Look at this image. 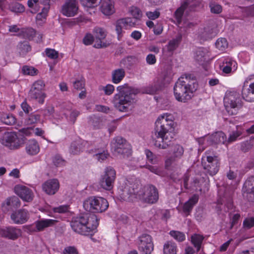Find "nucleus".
I'll return each instance as SVG.
<instances>
[{
    "mask_svg": "<svg viewBox=\"0 0 254 254\" xmlns=\"http://www.w3.org/2000/svg\"><path fill=\"white\" fill-rule=\"evenodd\" d=\"M101 10L106 15L112 14L115 12L113 2L110 0L103 1L101 6Z\"/></svg>",
    "mask_w": 254,
    "mask_h": 254,
    "instance_id": "nucleus-33",
    "label": "nucleus"
},
{
    "mask_svg": "<svg viewBox=\"0 0 254 254\" xmlns=\"http://www.w3.org/2000/svg\"><path fill=\"white\" fill-rule=\"evenodd\" d=\"M40 150L37 141L35 139L29 140L26 143V152L30 155L37 154Z\"/></svg>",
    "mask_w": 254,
    "mask_h": 254,
    "instance_id": "nucleus-30",
    "label": "nucleus"
},
{
    "mask_svg": "<svg viewBox=\"0 0 254 254\" xmlns=\"http://www.w3.org/2000/svg\"><path fill=\"white\" fill-rule=\"evenodd\" d=\"M40 116L38 114H31L25 119V124L31 125L37 123L40 121Z\"/></svg>",
    "mask_w": 254,
    "mask_h": 254,
    "instance_id": "nucleus-46",
    "label": "nucleus"
},
{
    "mask_svg": "<svg viewBox=\"0 0 254 254\" xmlns=\"http://www.w3.org/2000/svg\"><path fill=\"white\" fill-rule=\"evenodd\" d=\"M169 82L170 78L167 74L166 73H163L157 77L154 83L158 89L161 90Z\"/></svg>",
    "mask_w": 254,
    "mask_h": 254,
    "instance_id": "nucleus-32",
    "label": "nucleus"
},
{
    "mask_svg": "<svg viewBox=\"0 0 254 254\" xmlns=\"http://www.w3.org/2000/svg\"><path fill=\"white\" fill-rule=\"evenodd\" d=\"M80 114L79 111L74 109L70 111L69 115H67L66 113H64V115L69 122L72 124H74L76 122V118L79 116Z\"/></svg>",
    "mask_w": 254,
    "mask_h": 254,
    "instance_id": "nucleus-44",
    "label": "nucleus"
},
{
    "mask_svg": "<svg viewBox=\"0 0 254 254\" xmlns=\"http://www.w3.org/2000/svg\"><path fill=\"white\" fill-rule=\"evenodd\" d=\"M136 21H133L130 17H126L118 19L116 22V31L118 34V39L122 37V29H128L129 27L134 26Z\"/></svg>",
    "mask_w": 254,
    "mask_h": 254,
    "instance_id": "nucleus-19",
    "label": "nucleus"
},
{
    "mask_svg": "<svg viewBox=\"0 0 254 254\" xmlns=\"http://www.w3.org/2000/svg\"><path fill=\"white\" fill-rule=\"evenodd\" d=\"M137 62V59L135 56H128L121 60V64L124 65L127 68H129Z\"/></svg>",
    "mask_w": 254,
    "mask_h": 254,
    "instance_id": "nucleus-40",
    "label": "nucleus"
},
{
    "mask_svg": "<svg viewBox=\"0 0 254 254\" xmlns=\"http://www.w3.org/2000/svg\"><path fill=\"white\" fill-rule=\"evenodd\" d=\"M206 51L202 48L198 49L194 55V59L200 64H203L209 59Z\"/></svg>",
    "mask_w": 254,
    "mask_h": 254,
    "instance_id": "nucleus-34",
    "label": "nucleus"
},
{
    "mask_svg": "<svg viewBox=\"0 0 254 254\" xmlns=\"http://www.w3.org/2000/svg\"><path fill=\"white\" fill-rule=\"evenodd\" d=\"M138 250L141 254H151L154 249L152 237L144 233L138 237Z\"/></svg>",
    "mask_w": 254,
    "mask_h": 254,
    "instance_id": "nucleus-16",
    "label": "nucleus"
},
{
    "mask_svg": "<svg viewBox=\"0 0 254 254\" xmlns=\"http://www.w3.org/2000/svg\"><path fill=\"white\" fill-rule=\"evenodd\" d=\"M217 34V30L214 25L207 26L204 28L203 31L201 33L200 36L201 39L203 40H208L214 38Z\"/></svg>",
    "mask_w": 254,
    "mask_h": 254,
    "instance_id": "nucleus-26",
    "label": "nucleus"
},
{
    "mask_svg": "<svg viewBox=\"0 0 254 254\" xmlns=\"http://www.w3.org/2000/svg\"><path fill=\"white\" fill-rule=\"evenodd\" d=\"M160 90L154 83L150 85L144 89L143 92L146 94H155L158 91Z\"/></svg>",
    "mask_w": 254,
    "mask_h": 254,
    "instance_id": "nucleus-56",
    "label": "nucleus"
},
{
    "mask_svg": "<svg viewBox=\"0 0 254 254\" xmlns=\"http://www.w3.org/2000/svg\"><path fill=\"white\" fill-rule=\"evenodd\" d=\"M25 137L14 132H5L0 139V142L11 150L19 148L25 142Z\"/></svg>",
    "mask_w": 254,
    "mask_h": 254,
    "instance_id": "nucleus-5",
    "label": "nucleus"
},
{
    "mask_svg": "<svg viewBox=\"0 0 254 254\" xmlns=\"http://www.w3.org/2000/svg\"><path fill=\"white\" fill-rule=\"evenodd\" d=\"M182 39L181 35H177L175 38L170 41L167 46L168 51L173 52L179 46Z\"/></svg>",
    "mask_w": 254,
    "mask_h": 254,
    "instance_id": "nucleus-38",
    "label": "nucleus"
},
{
    "mask_svg": "<svg viewBox=\"0 0 254 254\" xmlns=\"http://www.w3.org/2000/svg\"><path fill=\"white\" fill-rule=\"evenodd\" d=\"M170 235L178 242H183L185 240V235L180 231H171Z\"/></svg>",
    "mask_w": 254,
    "mask_h": 254,
    "instance_id": "nucleus-48",
    "label": "nucleus"
},
{
    "mask_svg": "<svg viewBox=\"0 0 254 254\" xmlns=\"http://www.w3.org/2000/svg\"><path fill=\"white\" fill-rule=\"evenodd\" d=\"M117 89L118 93L114 95L112 101L114 107L120 112H128L135 102V97L138 93V90L127 84L119 86Z\"/></svg>",
    "mask_w": 254,
    "mask_h": 254,
    "instance_id": "nucleus-2",
    "label": "nucleus"
},
{
    "mask_svg": "<svg viewBox=\"0 0 254 254\" xmlns=\"http://www.w3.org/2000/svg\"><path fill=\"white\" fill-rule=\"evenodd\" d=\"M204 237L202 235L195 234L191 237V242L196 249V252H198L201 248Z\"/></svg>",
    "mask_w": 254,
    "mask_h": 254,
    "instance_id": "nucleus-37",
    "label": "nucleus"
},
{
    "mask_svg": "<svg viewBox=\"0 0 254 254\" xmlns=\"http://www.w3.org/2000/svg\"><path fill=\"white\" fill-rule=\"evenodd\" d=\"M53 162L56 167H61L64 165V160L60 155H56L53 159Z\"/></svg>",
    "mask_w": 254,
    "mask_h": 254,
    "instance_id": "nucleus-58",
    "label": "nucleus"
},
{
    "mask_svg": "<svg viewBox=\"0 0 254 254\" xmlns=\"http://www.w3.org/2000/svg\"><path fill=\"white\" fill-rule=\"evenodd\" d=\"M8 8L11 11L15 13H20L24 11L25 7L21 3L17 2L10 3L8 5Z\"/></svg>",
    "mask_w": 254,
    "mask_h": 254,
    "instance_id": "nucleus-42",
    "label": "nucleus"
},
{
    "mask_svg": "<svg viewBox=\"0 0 254 254\" xmlns=\"http://www.w3.org/2000/svg\"><path fill=\"white\" fill-rule=\"evenodd\" d=\"M0 235L9 240H15L21 235V230L12 226L5 227L0 229Z\"/></svg>",
    "mask_w": 254,
    "mask_h": 254,
    "instance_id": "nucleus-20",
    "label": "nucleus"
},
{
    "mask_svg": "<svg viewBox=\"0 0 254 254\" xmlns=\"http://www.w3.org/2000/svg\"><path fill=\"white\" fill-rule=\"evenodd\" d=\"M243 226L245 229L247 230L254 227V217L246 218L243 221Z\"/></svg>",
    "mask_w": 254,
    "mask_h": 254,
    "instance_id": "nucleus-51",
    "label": "nucleus"
},
{
    "mask_svg": "<svg viewBox=\"0 0 254 254\" xmlns=\"http://www.w3.org/2000/svg\"><path fill=\"white\" fill-rule=\"evenodd\" d=\"M242 95L243 99L248 102L254 101V82L249 85V87L244 84L242 90Z\"/></svg>",
    "mask_w": 254,
    "mask_h": 254,
    "instance_id": "nucleus-25",
    "label": "nucleus"
},
{
    "mask_svg": "<svg viewBox=\"0 0 254 254\" xmlns=\"http://www.w3.org/2000/svg\"><path fill=\"white\" fill-rule=\"evenodd\" d=\"M48 8L44 7L42 8L41 12L37 14L36 19L37 21H42L43 19H46L48 11Z\"/></svg>",
    "mask_w": 254,
    "mask_h": 254,
    "instance_id": "nucleus-59",
    "label": "nucleus"
},
{
    "mask_svg": "<svg viewBox=\"0 0 254 254\" xmlns=\"http://www.w3.org/2000/svg\"><path fill=\"white\" fill-rule=\"evenodd\" d=\"M84 209L91 213H102L109 207L107 200L102 197L91 196L85 199L83 203Z\"/></svg>",
    "mask_w": 254,
    "mask_h": 254,
    "instance_id": "nucleus-4",
    "label": "nucleus"
},
{
    "mask_svg": "<svg viewBox=\"0 0 254 254\" xmlns=\"http://www.w3.org/2000/svg\"><path fill=\"white\" fill-rule=\"evenodd\" d=\"M14 191L23 201L29 202L33 200L34 193L27 187L20 185H16L14 187Z\"/></svg>",
    "mask_w": 254,
    "mask_h": 254,
    "instance_id": "nucleus-18",
    "label": "nucleus"
},
{
    "mask_svg": "<svg viewBox=\"0 0 254 254\" xmlns=\"http://www.w3.org/2000/svg\"><path fill=\"white\" fill-rule=\"evenodd\" d=\"M28 218V211L24 209H19L11 215V219L15 224H23Z\"/></svg>",
    "mask_w": 254,
    "mask_h": 254,
    "instance_id": "nucleus-24",
    "label": "nucleus"
},
{
    "mask_svg": "<svg viewBox=\"0 0 254 254\" xmlns=\"http://www.w3.org/2000/svg\"><path fill=\"white\" fill-rule=\"evenodd\" d=\"M210 10L212 13L219 14L222 12V6L218 4L211 3L210 4Z\"/></svg>",
    "mask_w": 254,
    "mask_h": 254,
    "instance_id": "nucleus-60",
    "label": "nucleus"
},
{
    "mask_svg": "<svg viewBox=\"0 0 254 254\" xmlns=\"http://www.w3.org/2000/svg\"><path fill=\"white\" fill-rule=\"evenodd\" d=\"M53 210L55 213H65L68 211V206L67 205H61L59 207H54Z\"/></svg>",
    "mask_w": 254,
    "mask_h": 254,
    "instance_id": "nucleus-62",
    "label": "nucleus"
},
{
    "mask_svg": "<svg viewBox=\"0 0 254 254\" xmlns=\"http://www.w3.org/2000/svg\"><path fill=\"white\" fill-rule=\"evenodd\" d=\"M174 93L176 99L182 102H186L191 98L192 93L180 81H178L174 87Z\"/></svg>",
    "mask_w": 254,
    "mask_h": 254,
    "instance_id": "nucleus-15",
    "label": "nucleus"
},
{
    "mask_svg": "<svg viewBox=\"0 0 254 254\" xmlns=\"http://www.w3.org/2000/svg\"><path fill=\"white\" fill-rule=\"evenodd\" d=\"M93 32L95 37L94 45L95 48L100 49L109 46V43L103 41L107 36V33L105 29L100 27H95Z\"/></svg>",
    "mask_w": 254,
    "mask_h": 254,
    "instance_id": "nucleus-17",
    "label": "nucleus"
},
{
    "mask_svg": "<svg viewBox=\"0 0 254 254\" xmlns=\"http://www.w3.org/2000/svg\"><path fill=\"white\" fill-rule=\"evenodd\" d=\"M198 195L194 194L189 199L187 202L185 203L183 205V212L186 214V216L190 214L191 211L194 205L198 202Z\"/></svg>",
    "mask_w": 254,
    "mask_h": 254,
    "instance_id": "nucleus-29",
    "label": "nucleus"
},
{
    "mask_svg": "<svg viewBox=\"0 0 254 254\" xmlns=\"http://www.w3.org/2000/svg\"><path fill=\"white\" fill-rule=\"evenodd\" d=\"M178 80L186 87L192 93L196 90L197 84L195 77L191 74H185L180 77Z\"/></svg>",
    "mask_w": 254,
    "mask_h": 254,
    "instance_id": "nucleus-22",
    "label": "nucleus"
},
{
    "mask_svg": "<svg viewBox=\"0 0 254 254\" xmlns=\"http://www.w3.org/2000/svg\"><path fill=\"white\" fill-rule=\"evenodd\" d=\"M94 152H95V154L94 156H95L96 159L100 162L104 161L109 156L107 151H102L99 149H95Z\"/></svg>",
    "mask_w": 254,
    "mask_h": 254,
    "instance_id": "nucleus-45",
    "label": "nucleus"
},
{
    "mask_svg": "<svg viewBox=\"0 0 254 254\" xmlns=\"http://www.w3.org/2000/svg\"><path fill=\"white\" fill-rule=\"evenodd\" d=\"M73 85L77 90H82L85 87V80L83 77H81L79 79H76L73 82Z\"/></svg>",
    "mask_w": 254,
    "mask_h": 254,
    "instance_id": "nucleus-54",
    "label": "nucleus"
},
{
    "mask_svg": "<svg viewBox=\"0 0 254 254\" xmlns=\"http://www.w3.org/2000/svg\"><path fill=\"white\" fill-rule=\"evenodd\" d=\"M244 196L250 202H254V188L243 187Z\"/></svg>",
    "mask_w": 254,
    "mask_h": 254,
    "instance_id": "nucleus-43",
    "label": "nucleus"
},
{
    "mask_svg": "<svg viewBox=\"0 0 254 254\" xmlns=\"http://www.w3.org/2000/svg\"><path fill=\"white\" fill-rule=\"evenodd\" d=\"M112 149L114 154L121 155L123 158L131 155V146L127 140L121 136L114 138L112 143Z\"/></svg>",
    "mask_w": 254,
    "mask_h": 254,
    "instance_id": "nucleus-10",
    "label": "nucleus"
},
{
    "mask_svg": "<svg viewBox=\"0 0 254 254\" xmlns=\"http://www.w3.org/2000/svg\"><path fill=\"white\" fill-rule=\"evenodd\" d=\"M244 188H254V175L251 176L245 182Z\"/></svg>",
    "mask_w": 254,
    "mask_h": 254,
    "instance_id": "nucleus-64",
    "label": "nucleus"
},
{
    "mask_svg": "<svg viewBox=\"0 0 254 254\" xmlns=\"http://www.w3.org/2000/svg\"><path fill=\"white\" fill-rule=\"evenodd\" d=\"M83 149L81 141H74L72 142L70 147V152L73 155L79 154Z\"/></svg>",
    "mask_w": 254,
    "mask_h": 254,
    "instance_id": "nucleus-41",
    "label": "nucleus"
},
{
    "mask_svg": "<svg viewBox=\"0 0 254 254\" xmlns=\"http://www.w3.org/2000/svg\"><path fill=\"white\" fill-rule=\"evenodd\" d=\"M129 11L133 18L136 19H139L142 17L141 11L136 6H131Z\"/></svg>",
    "mask_w": 254,
    "mask_h": 254,
    "instance_id": "nucleus-50",
    "label": "nucleus"
},
{
    "mask_svg": "<svg viewBox=\"0 0 254 254\" xmlns=\"http://www.w3.org/2000/svg\"><path fill=\"white\" fill-rule=\"evenodd\" d=\"M22 33L24 37L31 39L35 36L36 31L32 28H27L22 30Z\"/></svg>",
    "mask_w": 254,
    "mask_h": 254,
    "instance_id": "nucleus-53",
    "label": "nucleus"
},
{
    "mask_svg": "<svg viewBox=\"0 0 254 254\" xmlns=\"http://www.w3.org/2000/svg\"><path fill=\"white\" fill-rule=\"evenodd\" d=\"M20 206V201L19 199L15 196L7 198L4 203L3 204V208H5L7 210L18 208Z\"/></svg>",
    "mask_w": 254,
    "mask_h": 254,
    "instance_id": "nucleus-31",
    "label": "nucleus"
},
{
    "mask_svg": "<svg viewBox=\"0 0 254 254\" xmlns=\"http://www.w3.org/2000/svg\"><path fill=\"white\" fill-rule=\"evenodd\" d=\"M38 70L32 66L24 65L22 68V73L24 75H35L37 74Z\"/></svg>",
    "mask_w": 254,
    "mask_h": 254,
    "instance_id": "nucleus-47",
    "label": "nucleus"
},
{
    "mask_svg": "<svg viewBox=\"0 0 254 254\" xmlns=\"http://www.w3.org/2000/svg\"><path fill=\"white\" fill-rule=\"evenodd\" d=\"M45 54L49 58L51 59H56L59 57V53L58 51H56L55 49L47 48L45 50Z\"/></svg>",
    "mask_w": 254,
    "mask_h": 254,
    "instance_id": "nucleus-55",
    "label": "nucleus"
},
{
    "mask_svg": "<svg viewBox=\"0 0 254 254\" xmlns=\"http://www.w3.org/2000/svg\"><path fill=\"white\" fill-rule=\"evenodd\" d=\"M209 141L212 144H225L227 141V136L222 131H217L209 136Z\"/></svg>",
    "mask_w": 254,
    "mask_h": 254,
    "instance_id": "nucleus-27",
    "label": "nucleus"
},
{
    "mask_svg": "<svg viewBox=\"0 0 254 254\" xmlns=\"http://www.w3.org/2000/svg\"><path fill=\"white\" fill-rule=\"evenodd\" d=\"M138 198L144 203H155L159 198L158 190L154 186L151 184H147L142 188L140 186Z\"/></svg>",
    "mask_w": 254,
    "mask_h": 254,
    "instance_id": "nucleus-6",
    "label": "nucleus"
},
{
    "mask_svg": "<svg viewBox=\"0 0 254 254\" xmlns=\"http://www.w3.org/2000/svg\"><path fill=\"white\" fill-rule=\"evenodd\" d=\"M116 177L115 170L111 167H107L100 180L99 183L101 187L106 190H111L114 187Z\"/></svg>",
    "mask_w": 254,
    "mask_h": 254,
    "instance_id": "nucleus-13",
    "label": "nucleus"
},
{
    "mask_svg": "<svg viewBox=\"0 0 254 254\" xmlns=\"http://www.w3.org/2000/svg\"><path fill=\"white\" fill-rule=\"evenodd\" d=\"M78 9L76 0H66L62 6L61 12L64 15L71 17L77 14Z\"/></svg>",
    "mask_w": 254,
    "mask_h": 254,
    "instance_id": "nucleus-21",
    "label": "nucleus"
},
{
    "mask_svg": "<svg viewBox=\"0 0 254 254\" xmlns=\"http://www.w3.org/2000/svg\"><path fill=\"white\" fill-rule=\"evenodd\" d=\"M59 182L57 179H51L43 185V190L47 194H54L59 189Z\"/></svg>",
    "mask_w": 254,
    "mask_h": 254,
    "instance_id": "nucleus-23",
    "label": "nucleus"
},
{
    "mask_svg": "<svg viewBox=\"0 0 254 254\" xmlns=\"http://www.w3.org/2000/svg\"><path fill=\"white\" fill-rule=\"evenodd\" d=\"M125 76V71L123 68H118L112 72V81L115 84L120 82Z\"/></svg>",
    "mask_w": 254,
    "mask_h": 254,
    "instance_id": "nucleus-35",
    "label": "nucleus"
},
{
    "mask_svg": "<svg viewBox=\"0 0 254 254\" xmlns=\"http://www.w3.org/2000/svg\"><path fill=\"white\" fill-rule=\"evenodd\" d=\"M206 161L202 158V165L205 173L208 174L211 176L216 175L220 167V160L218 156H206Z\"/></svg>",
    "mask_w": 254,
    "mask_h": 254,
    "instance_id": "nucleus-11",
    "label": "nucleus"
},
{
    "mask_svg": "<svg viewBox=\"0 0 254 254\" xmlns=\"http://www.w3.org/2000/svg\"><path fill=\"white\" fill-rule=\"evenodd\" d=\"M241 132L239 131H233L232 133H231L228 137V139H227L226 142L229 143L232 142L236 140V139L241 135Z\"/></svg>",
    "mask_w": 254,
    "mask_h": 254,
    "instance_id": "nucleus-61",
    "label": "nucleus"
},
{
    "mask_svg": "<svg viewBox=\"0 0 254 254\" xmlns=\"http://www.w3.org/2000/svg\"><path fill=\"white\" fill-rule=\"evenodd\" d=\"M164 254H176L177 245L172 241H167L164 245Z\"/></svg>",
    "mask_w": 254,
    "mask_h": 254,
    "instance_id": "nucleus-36",
    "label": "nucleus"
},
{
    "mask_svg": "<svg viewBox=\"0 0 254 254\" xmlns=\"http://www.w3.org/2000/svg\"><path fill=\"white\" fill-rule=\"evenodd\" d=\"M224 106L230 115L236 114L237 110L242 106L239 94L236 91L227 92L224 98Z\"/></svg>",
    "mask_w": 254,
    "mask_h": 254,
    "instance_id": "nucleus-7",
    "label": "nucleus"
},
{
    "mask_svg": "<svg viewBox=\"0 0 254 254\" xmlns=\"http://www.w3.org/2000/svg\"><path fill=\"white\" fill-rule=\"evenodd\" d=\"M98 224L97 216L90 213H80L70 222L74 232L84 235H87L96 229Z\"/></svg>",
    "mask_w": 254,
    "mask_h": 254,
    "instance_id": "nucleus-3",
    "label": "nucleus"
},
{
    "mask_svg": "<svg viewBox=\"0 0 254 254\" xmlns=\"http://www.w3.org/2000/svg\"><path fill=\"white\" fill-rule=\"evenodd\" d=\"M140 185L127 181L122 186L120 191V196L122 199L131 201L138 198Z\"/></svg>",
    "mask_w": 254,
    "mask_h": 254,
    "instance_id": "nucleus-8",
    "label": "nucleus"
},
{
    "mask_svg": "<svg viewBox=\"0 0 254 254\" xmlns=\"http://www.w3.org/2000/svg\"><path fill=\"white\" fill-rule=\"evenodd\" d=\"M57 222V220L53 219H41L36 221L35 222V225L37 231L41 232L46 228L54 226Z\"/></svg>",
    "mask_w": 254,
    "mask_h": 254,
    "instance_id": "nucleus-28",
    "label": "nucleus"
},
{
    "mask_svg": "<svg viewBox=\"0 0 254 254\" xmlns=\"http://www.w3.org/2000/svg\"><path fill=\"white\" fill-rule=\"evenodd\" d=\"M172 116L167 114L158 117L155 124L151 137L154 145L160 149H167L172 146V155L166 161V166H170L176 159L180 158L184 153L183 147L179 144L172 145V140L175 136L174 121Z\"/></svg>",
    "mask_w": 254,
    "mask_h": 254,
    "instance_id": "nucleus-1",
    "label": "nucleus"
},
{
    "mask_svg": "<svg viewBox=\"0 0 254 254\" xmlns=\"http://www.w3.org/2000/svg\"><path fill=\"white\" fill-rule=\"evenodd\" d=\"M45 86V84L43 80H38L35 81L29 91V97L33 100H37L40 104H43L46 97V94L43 92Z\"/></svg>",
    "mask_w": 254,
    "mask_h": 254,
    "instance_id": "nucleus-12",
    "label": "nucleus"
},
{
    "mask_svg": "<svg viewBox=\"0 0 254 254\" xmlns=\"http://www.w3.org/2000/svg\"><path fill=\"white\" fill-rule=\"evenodd\" d=\"M228 42L224 38H219L215 43L216 47L221 51L225 50L228 47Z\"/></svg>",
    "mask_w": 254,
    "mask_h": 254,
    "instance_id": "nucleus-49",
    "label": "nucleus"
},
{
    "mask_svg": "<svg viewBox=\"0 0 254 254\" xmlns=\"http://www.w3.org/2000/svg\"><path fill=\"white\" fill-rule=\"evenodd\" d=\"M17 48L20 55L22 56L25 55L31 50L30 45L26 41L19 43L17 46Z\"/></svg>",
    "mask_w": 254,
    "mask_h": 254,
    "instance_id": "nucleus-39",
    "label": "nucleus"
},
{
    "mask_svg": "<svg viewBox=\"0 0 254 254\" xmlns=\"http://www.w3.org/2000/svg\"><path fill=\"white\" fill-rule=\"evenodd\" d=\"M199 5L200 3L198 0L191 3L185 1L182 3L181 6L177 9L174 14L177 24H180L181 23L182 17L185 12L188 14L189 12L195 11L197 8L199 6Z\"/></svg>",
    "mask_w": 254,
    "mask_h": 254,
    "instance_id": "nucleus-14",
    "label": "nucleus"
},
{
    "mask_svg": "<svg viewBox=\"0 0 254 254\" xmlns=\"http://www.w3.org/2000/svg\"><path fill=\"white\" fill-rule=\"evenodd\" d=\"M2 119L3 122L7 125H12L16 122L15 118L12 114L3 115Z\"/></svg>",
    "mask_w": 254,
    "mask_h": 254,
    "instance_id": "nucleus-52",
    "label": "nucleus"
},
{
    "mask_svg": "<svg viewBox=\"0 0 254 254\" xmlns=\"http://www.w3.org/2000/svg\"><path fill=\"white\" fill-rule=\"evenodd\" d=\"M225 190L221 188L218 191L219 198L217 199L216 210L218 214L226 213L233 207L232 197L228 193H224Z\"/></svg>",
    "mask_w": 254,
    "mask_h": 254,
    "instance_id": "nucleus-9",
    "label": "nucleus"
},
{
    "mask_svg": "<svg viewBox=\"0 0 254 254\" xmlns=\"http://www.w3.org/2000/svg\"><path fill=\"white\" fill-rule=\"evenodd\" d=\"M145 153L146 156L147 160L153 164L157 163V159L155 155L150 151L149 149L145 150Z\"/></svg>",
    "mask_w": 254,
    "mask_h": 254,
    "instance_id": "nucleus-57",
    "label": "nucleus"
},
{
    "mask_svg": "<svg viewBox=\"0 0 254 254\" xmlns=\"http://www.w3.org/2000/svg\"><path fill=\"white\" fill-rule=\"evenodd\" d=\"M94 40L93 36L91 34H87L83 39V43L85 45H90Z\"/></svg>",
    "mask_w": 254,
    "mask_h": 254,
    "instance_id": "nucleus-63",
    "label": "nucleus"
}]
</instances>
